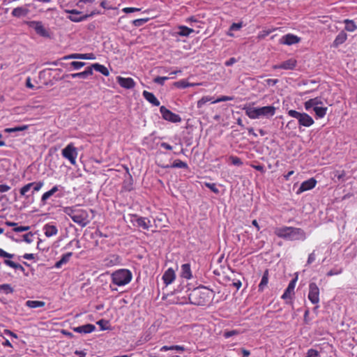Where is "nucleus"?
<instances>
[{
    "label": "nucleus",
    "instance_id": "f257e3e1",
    "mask_svg": "<svg viewBox=\"0 0 357 357\" xmlns=\"http://www.w3.org/2000/svg\"><path fill=\"white\" fill-rule=\"evenodd\" d=\"M274 234L279 238L287 241H304L306 239V234L301 228L294 227H276Z\"/></svg>",
    "mask_w": 357,
    "mask_h": 357
},
{
    "label": "nucleus",
    "instance_id": "f03ea898",
    "mask_svg": "<svg viewBox=\"0 0 357 357\" xmlns=\"http://www.w3.org/2000/svg\"><path fill=\"white\" fill-rule=\"evenodd\" d=\"M214 296V291L205 287L195 288L188 294V300L191 304L196 305H204Z\"/></svg>",
    "mask_w": 357,
    "mask_h": 357
},
{
    "label": "nucleus",
    "instance_id": "7ed1b4c3",
    "mask_svg": "<svg viewBox=\"0 0 357 357\" xmlns=\"http://www.w3.org/2000/svg\"><path fill=\"white\" fill-rule=\"evenodd\" d=\"M63 212L70 216L73 221L82 227H86L89 222V215L87 211L79 208L77 205L64 207Z\"/></svg>",
    "mask_w": 357,
    "mask_h": 357
},
{
    "label": "nucleus",
    "instance_id": "20e7f679",
    "mask_svg": "<svg viewBox=\"0 0 357 357\" xmlns=\"http://www.w3.org/2000/svg\"><path fill=\"white\" fill-rule=\"evenodd\" d=\"M243 110L246 115L251 119H256L260 117L271 118L275 114L276 108L274 106H264L261 107H252L245 106Z\"/></svg>",
    "mask_w": 357,
    "mask_h": 357
},
{
    "label": "nucleus",
    "instance_id": "39448f33",
    "mask_svg": "<svg viewBox=\"0 0 357 357\" xmlns=\"http://www.w3.org/2000/svg\"><path fill=\"white\" fill-rule=\"evenodd\" d=\"M132 278V273L128 269H119L112 274V282L117 286H123L128 284Z\"/></svg>",
    "mask_w": 357,
    "mask_h": 357
},
{
    "label": "nucleus",
    "instance_id": "423d86ee",
    "mask_svg": "<svg viewBox=\"0 0 357 357\" xmlns=\"http://www.w3.org/2000/svg\"><path fill=\"white\" fill-rule=\"evenodd\" d=\"M288 115L298 120L300 126L310 127L314 123L313 119L306 113H301L294 109L288 111Z\"/></svg>",
    "mask_w": 357,
    "mask_h": 357
},
{
    "label": "nucleus",
    "instance_id": "0eeeda50",
    "mask_svg": "<svg viewBox=\"0 0 357 357\" xmlns=\"http://www.w3.org/2000/svg\"><path fill=\"white\" fill-rule=\"evenodd\" d=\"M62 156L68 160L70 163L73 165L76 164V158L78 153L77 149L73 143L68 144L61 152Z\"/></svg>",
    "mask_w": 357,
    "mask_h": 357
},
{
    "label": "nucleus",
    "instance_id": "6e6552de",
    "mask_svg": "<svg viewBox=\"0 0 357 357\" xmlns=\"http://www.w3.org/2000/svg\"><path fill=\"white\" fill-rule=\"evenodd\" d=\"M130 221L133 223L134 225L137 227H142L144 229H149L151 225V221L147 218L139 217L135 214L130 215Z\"/></svg>",
    "mask_w": 357,
    "mask_h": 357
},
{
    "label": "nucleus",
    "instance_id": "1a4fd4ad",
    "mask_svg": "<svg viewBox=\"0 0 357 357\" xmlns=\"http://www.w3.org/2000/svg\"><path fill=\"white\" fill-rule=\"evenodd\" d=\"M160 112L162 116V118L167 121L173 123H178L181 121V118L179 115L173 113L169 109H167L165 106L160 107Z\"/></svg>",
    "mask_w": 357,
    "mask_h": 357
},
{
    "label": "nucleus",
    "instance_id": "9d476101",
    "mask_svg": "<svg viewBox=\"0 0 357 357\" xmlns=\"http://www.w3.org/2000/svg\"><path fill=\"white\" fill-rule=\"evenodd\" d=\"M308 299L313 304H317L319 302V289L314 282H310L309 284Z\"/></svg>",
    "mask_w": 357,
    "mask_h": 357
},
{
    "label": "nucleus",
    "instance_id": "9b49d317",
    "mask_svg": "<svg viewBox=\"0 0 357 357\" xmlns=\"http://www.w3.org/2000/svg\"><path fill=\"white\" fill-rule=\"evenodd\" d=\"M29 27L33 29L37 34L43 37H49V33L44 27L41 22L30 21L27 22Z\"/></svg>",
    "mask_w": 357,
    "mask_h": 357
},
{
    "label": "nucleus",
    "instance_id": "f8f14e48",
    "mask_svg": "<svg viewBox=\"0 0 357 357\" xmlns=\"http://www.w3.org/2000/svg\"><path fill=\"white\" fill-rule=\"evenodd\" d=\"M300 41L301 38L291 33L283 36L280 40L281 44L287 45H292L298 43Z\"/></svg>",
    "mask_w": 357,
    "mask_h": 357
},
{
    "label": "nucleus",
    "instance_id": "ddd939ff",
    "mask_svg": "<svg viewBox=\"0 0 357 357\" xmlns=\"http://www.w3.org/2000/svg\"><path fill=\"white\" fill-rule=\"evenodd\" d=\"M297 61L294 59H289L287 61L282 62L280 64L274 65L273 69H284V70H293L296 66Z\"/></svg>",
    "mask_w": 357,
    "mask_h": 357
},
{
    "label": "nucleus",
    "instance_id": "4468645a",
    "mask_svg": "<svg viewBox=\"0 0 357 357\" xmlns=\"http://www.w3.org/2000/svg\"><path fill=\"white\" fill-rule=\"evenodd\" d=\"M117 83L123 88L130 89L135 87V82L133 80L132 78L130 77H116Z\"/></svg>",
    "mask_w": 357,
    "mask_h": 357
},
{
    "label": "nucleus",
    "instance_id": "2eb2a0df",
    "mask_svg": "<svg viewBox=\"0 0 357 357\" xmlns=\"http://www.w3.org/2000/svg\"><path fill=\"white\" fill-rule=\"evenodd\" d=\"M317 181L314 178H311L307 181H303L300 188L298 190L297 193H301L303 192L310 190L315 187Z\"/></svg>",
    "mask_w": 357,
    "mask_h": 357
},
{
    "label": "nucleus",
    "instance_id": "dca6fc26",
    "mask_svg": "<svg viewBox=\"0 0 357 357\" xmlns=\"http://www.w3.org/2000/svg\"><path fill=\"white\" fill-rule=\"evenodd\" d=\"M176 278V274L172 268H169L162 275V280L166 286L172 284Z\"/></svg>",
    "mask_w": 357,
    "mask_h": 357
},
{
    "label": "nucleus",
    "instance_id": "f3484780",
    "mask_svg": "<svg viewBox=\"0 0 357 357\" xmlns=\"http://www.w3.org/2000/svg\"><path fill=\"white\" fill-rule=\"evenodd\" d=\"M96 329V326L91 324H87L85 325H82L77 327H74L73 328V331L79 333H90L94 331Z\"/></svg>",
    "mask_w": 357,
    "mask_h": 357
},
{
    "label": "nucleus",
    "instance_id": "a211bd4d",
    "mask_svg": "<svg viewBox=\"0 0 357 357\" xmlns=\"http://www.w3.org/2000/svg\"><path fill=\"white\" fill-rule=\"evenodd\" d=\"M320 105H322L321 98L316 97L305 102L304 107L307 111H310L311 109H314L315 107H319Z\"/></svg>",
    "mask_w": 357,
    "mask_h": 357
},
{
    "label": "nucleus",
    "instance_id": "6ab92c4d",
    "mask_svg": "<svg viewBox=\"0 0 357 357\" xmlns=\"http://www.w3.org/2000/svg\"><path fill=\"white\" fill-rule=\"evenodd\" d=\"M194 32V29L185 26L181 25L178 26V31L174 32L172 35L188 37Z\"/></svg>",
    "mask_w": 357,
    "mask_h": 357
},
{
    "label": "nucleus",
    "instance_id": "aec40b11",
    "mask_svg": "<svg viewBox=\"0 0 357 357\" xmlns=\"http://www.w3.org/2000/svg\"><path fill=\"white\" fill-rule=\"evenodd\" d=\"M296 280H297V278H296L290 281L287 288L285 289L284 294L282 296V298L283 299L289 298L291 297V294L294 293Z\"/></svg>",
    "mask_w": 357,
    "mask_h": 357
},
{
    "label": "nucleus",
    "instance_id": "412c9836",
    "mask_svg": "<svg viewBox=\"0 0 357 357\" xmlns=\"http://www.w3.org/2000/svg\"><path fill=\"white\" fill-rule=\"evenodd\" d=\"M143 96L144 98L149 101L150 103H151L154 106H159L160 105V101L156 98L155 95L147 91H143Z\"/></svg>",
    "mask_w": 357,
    "mask_h": 357
},
{
    "label": "nucleus",
    "instance_id": "4be33fe9",
    "mask_svg": "<svg viewBox=\"0 0 357 357\" xmlns=\"http://www.w3.org/2000/svg\"><path fill=\"white\" fill-rule=\"evenodd\" d=\"M347 39V34L344 31H340L338 35L336 36L335 39L333 43V46L334 47H337L339 45L344 43Z\"/></svg>",
    "mask_w": 357,
    "mask_h": 357
},
{
    "label": "nucleus",
    "instance_id": "5701e85b",
    "mask_svg": "<svg viewBox=\"0 0 357 357\" xmlns=\"http://www.w3.org/2000/svg\"><path fill=\"white\" fill-rule=\"evenodd\" d=\"M126 172L128 174V177L123 181V188L127 191H130L133 189V178L129 173L128 168H126Z\"/></svg>",
    "mask_w": 357,
    "mask_h": 357
},
{
    "label": "nucleus",
    "instance_id": "b1692460",
    "mask_svg": "<svg viewBox=\"0 0 357 357\" xmlns=\"http://www.w3.org/2000/svg\"><path fill=\"white\" fill-rule=\"evenodd\" d=\"M181 276L187 280H190L192 278V272L189 264H184L181 266Z\"/></svg>",
    "mask_w": 357,
    "mask_h": 357
},
{
    "label": "nucleus",
    "instance_id": "393cba45",
    "mask_svg": "<svg viewBox=\"0 0 357 357\" xmlns=\"http://www.w3.org/2000/svg\"><path fill=\"white\" fill-rule=\"evenodd\" d=\"M89 68L91 69L92 71H93V70H95L98 72H100L105 76H108L109 75V72L108 69L105 66H104L103 65H101L100 63H93L91 66H89Z\"/></svg>",
    "mask_w": 357,
    "mask_h": 357
},
{
    "label": "nucleus",
    "instance_id": "a878e982",
    "mask_svg": "<svg viewBox=\"0 0 357 357\" xmlns=\"http://www.w3.org/2000/svg\"><path fill=\"white\" fill-rule=\"evenodd\" d=\"M44 231L47 237L54 236L58 232V229L56 226L49 224H47L44 226Z\"/></svg>",
    "mask_w": 357,
    "mask_h": 357
},
{
    "label": "nucleus",
    "instance_id": "bb28decb",
    "mask_svg": "<svg viewBox=\"0 0 357 357\" xmlns=\"http://www.w3.org/2000/svg\"><path fill=\"white\" fill-rule=\"evenodd\" d=\"M92 75V70L89 67H87L84 71L77 73L71 74L70 76L73 78H82L86 79L88 77Z\"/></svg>",
    "mask_w": 357,
    "mask_h": 357
},
{
    "label": "nucleus",
    "instance_id": "cd10ccee",
    "mask_svg": "<svg viewBox=\"0 0 357 357\" xmlns=\"http://www.w3.org/2000/svg\"><path fill=\"white\" fill-rule=\"evenodd\" d=\"M73 255L72 252H68L62 255L60 260L56 262L54 267L56 268H59L62 266V265L66 264L70 260L71 256Z\"/></svg>",
    "mask_w": 357,
    "mask_h": 357
},
{
    "label": "nucleus",
    "instance_id": "c85d7f7f",
    "mask_svg": "<svg viewBox=\"0 0 357 357\" xmlns=\"http://www.w3.org/2000/svg\"><path fill=\"white\" fill-rule=\"evenodd\" d=\"M345 24L344 29L349 32H353L357 30V25L355 24L354 20L346 19L343 21Z\"/></svg>",
    "mask_w": 357,
    "mask_h": 357
},
{
    "label": "nucleus",
    "instance_id": "c756f323",
    "mask_svg": "<svg viewBox=\"0 0 357 357\" xmlns=\"http://www.w3.org/2000/svg\"><path fill=\"white\" fill-rule=\"evenodd\" d=\"M268 282V271L266 270L262 276L261 280L259 284V291H262Z\"/></svg>",
    "mask_w": 357,
    "mask_h": 357
},
{
    "label": "nucleus",
    "instance_id": "7c9ffc66",
    "mask_svg": "<svg viewBox=\"0 0 357 357\" xmlns=\"http://www.w3.org/2000/svg\"><path fill=\"white\" fill-rule=\"evenodd\" d=\"M45 305V302L40 301H27L26 302V305L30 308L42 307Z\"/></svg>",
    "mask_w": 357,
    "mask_h": 357
},
{
    "label": "nucleus",
    "instance_id": "2f4dec72",
    "mask_svg": "<svg viewBox=\"0 0 357 357\" xmlns=\"http://www.w3.org/2000/svg\"><path fill=\"white\" fill-rule=\"evenodd\" d=\"M312 109L315 112V114L317 118H323L326 115L328 108L326 107L319 106L315 107Z\"/></svg>",
    "mask_w": 357,
    "mask_h": 357
},
{
    "label": "nucleus",
    "instance_id": "473e14b6",
    "mask_svg": "<svg viewBox=\"0 0 357 357\" xmlns=\"http://www.w3.org/2000/svg\"><path fill=\"white\" fill-rule=\"evenodd\" d=\"M166 167L188 169V166L186 162L177 159L174 161L172 165H171L170 166L167 165V166H166Z\"/></svg>",
    "mask_w": 357,
    "mask_h": 357
},
{
    "label": "nucleus",
    "instance_id": "72a5a7b5",
    "mask_svg": "<svg viewBox=\"0 0 357 357\" xmlns=\"http://www.w3.org/2000/svg\"><path fill=\"white\" fill-rule=\"evenodd\" d=\"M168 350H176L178 351H183L185 350V347L183 346L180 345H173V346H163L160 348L161 351H166Z\"/></svg>",
    "mask_w": 357,
    "mask_h": 357
},
{
    "label": "nucleus",
    "instance_id": "f704fd0d",
    "mask_svg": "<svg viewBox=\"0 0 357 357\" xmlns=\"http://www.w3.org/2000/svg\"><path fill=\"white\" fill-rule=\"evenodd\" d=\"M27 125L22 126H16L14 128H8L4 130L5 132L10 133V132H15L19 131H24L28 128Z\"/></svg>",
    "mask_w": 357,
    "mask_h": 357
},
{
    "label": "nucleus",
    "instance_id": "c9c22d12",
    "mask_svg": "<svg viewBox=\"0 0 357 357\" xmlns=\"http://www.w3.org/2000/svg\"><path fill=\"white\" fill-rule=\"evenodd\" d=\"M0 291L6 294H12L14 291L13 288L9 284H0Z\"/></svg>",
    "mask_w": 357,
    "mask_h": 357
},
{
    "label": "nucleus",
    "instance_id": "e433bc0d",
    "mask_svg": "<svg viewBox=\"0 0 357 357\" xmlns=\"http://www.w3.org/2000/svg\"><path fill=\"white\" fill-rule=\"evenodd\" d=\"M213 98L210 96H204L197 102V107L201 108L204 105L206 102L211 101L213 102Z\"/></svg>",
    "mask_w": 357,
    "mask_h": 357
},
{
    "label": "nucleus",
    "instance_id": "4c0bfd02",
    "mask_svg": "<svg viewBox=\"0 0 357 357\" xmlns=\"http://www.w3.org/2000/svg\"><path fill=\"white\" fill-rule=\"evenodd\" d=\"M68 18L73 22H82V21H84L86 19H88V16H85L84 15H83L80 17H77V16H75V15H70L68 17Z\"/></svg>",
    "mask_w": 357,
    "mask_h": 357
},
{
    "label": "nucleus",
    "instance_id": "58836bf2",
    "mask_svg": "<svg viewBox=\"0 0 357 357\" xmlns=\"http://www.w3.org/2000/svg\"><path fill=\"white\" fill-rule=\"evenodd\" d=\"M33 185V183H27L26 185H24L22 188L20 190V193L22 196H26V194L27 192L30 190V189Z\"/></svg>",
    "mask_w": 357,
    "mask_h": 357
},
{
    "label": "nucleus",
    "instance_id": "ea45409f",
    "mask_svg": "<svg viewBox=\"0 0 357 357\" xmlns=\"http://www.w3.org/2000/svg\"><path fill=\"white\" fill-rule=\"evenodd\" d=\"M24 14V8L21 7L15 8L12 11V15L15 17H20Z\"/></svg>",
    "mask_w": 357,
    "mask_h": 357
},
{
    "label": "nucleus",
    "instance_id": "a19ab883",
    "mask_svg": "<svg viewBox=\"0 0 357 357\" xmlns=\"http://www.w3.org/2000/svg\"><path fill=\"white\" fill-rule=\"evenodd\" d=\"M229 160L234 165L236 166H241L242 165L243 162L238 157L231 155L229 157Z\"/></svg>",
    "mask_w": 357,
    "mask_h": 357
},
{
    "label": "nucleus",
    "instance_id": "79ce46f5",
    "mask_svg": "<svg viewBox=\"0 0 357 357\" xmlns=\"http://www.w3.org/2000/svg\"><path fill=\"white\" fill-rule=\"evenodd\" d=\"M306 357H320V355L316 349H310L307 351Z\"/></svg>",
    "mask_w": 357,
    "mask_h": 357
},
{
    "label": "nucleus",
    "instance_id": "37998d69",
    "mask_svg": "<svg viewBox=\"0 0 357 357\" xmlns=\"http://www.w3.org/2000/svg\"><path fill=\"white\" fill-rule=\"evenodd\" d=\"M85 65V63L81 62V61H73L70 63V66L75 69V70H79L81 68H82Z\"/></svg>",
    "mask_w": 357,
    "mask_h": 357
},
{
    "label": "nucleus",
    "instance_id": "c03bdc74",
    "mask_svg": "<svg viewBox=\"0 0 357 357\" xmlns=\"http://www.w3.org/2000/svg\"><path fill=\"white\" fill-rule=\"evenodd\" d=\"M205 185H206V187L209 188L214 193H215V194H218L219 193V190L216 187V185L215 183H206Z\"/></svg>",
    "mask_w": 357,
    "mask_h": 357
},
{
    "label": "nucleus",
    "instance_id": "a18cd8bd",
    "mask_svg": "<svg viewBox=\"0 0 357 357\" xmlns=\"http://www.w3.org/2000/svg\"><path fill=\"white\" fill-rule=\"evenodd\" d=\"M168 79L169 77H156L155 78H154L153 82L160 85H163L165 84V82Z\"/></svg>",
    "mask_w": 357,
    "mask_h": 357
},
{
    "label": "nucleus",
    "instance_id": "49530a36",
    "mask_svg": "<svg viewBox=\"0 0 357 357\" xmlns=\"http://www.w3.org/2000/svg\"><path fill=\"white\" fill-rule=\"evenodd\" d=\"M32 183H33V185L32 186L33 187V193L34 192L39 191L43 185V181L33 182Z\"/></svg>",
    "mask_w": 357,
    "mask_h": 357
},
{
    "label": "nucleus",
    "instance_id": "de8ad7c7",
    "mask_svg": "<svg viewBox=\"0 0 357 357\" xmlns=\"http://www.w3.org/2000/svg\"><path fill=\"white\" fill-rule=\"evenodd\" d=\"M82 59V54H71L63 57V59Z\"/></svg>",
    "mask_w": 357,
    "mask_h": 357
},
{
    "label": "nucleus",
    "instance_id": "09e8293b",
    "mask_svg": "<svg viewBox=\"0 0 357 357\" xmlns=\"http://www.w3.org/2000/svg\"><path fill=\"white\" fill-rule=\"evenodd\" d=\"M148 19H137L132 21V24L135 26H140L144 24Z\"/></svg>",
    "mask_w": 357,
    "mask_h": 357
},
{
    "label": "nucleus",
    "instance_id": "8fccbe9b",
    "mask_svg": "<svg viewBox=\"0 0 357 357\" xmlns=\"http://www.w3.org/2000/svg\"><path fill=\"white\" fill-rule=\"evenodd\" d=\"M175 85L179 88H182V89H185L189 86H191L190 84H189L188 82H187L185 80H181L179 82H177L175 83Z\"/></svg>",
    "mask_w": 357,
    "mask_h": 357
},
{
    "label": "nucleus",
    "instance_id": "3c124183",
    "mask_svg": "<svg viewBox=\"0 0 357 357\" xmlns=\"http://www.w3.org/2000/svg\"><path fill=\"white\" fill-rule=\"evenodd\" d=\"M53 194L52 193V192H50V190L45 192L43 195H42V197H41V202L43 203V204H45L46 201L51 197L52 196Z\"/></svg>",
    "mask_w": 357,
    "mask_h": 357
},
{
    "label": "nucleus",
    "instance_id": "603ef678",
    "mask_svg": "<svg viewBox=\"0 0 357 357\" xmlns=\"http://www.w3.org/2000/svg\"><path fill=\"white\" fill-rule=\"evenodd\" d=\"M29 228L30 227L29 226L15 227L13 228V231L15 232H22V231H28L29 229Z\"/></svg>",
    "mask_w": 357,
    "mask_h": 357
},
{
    "label": "nucleus",
    "instance_id": "864d4df0",
    "mask_svg": "<svg viewBox=\"0 0 357 357\" xmlns=\"http://www.w3.org/2000/svg\"><path fill=\"white\" fill-rule=\"evenodd\" d=\"M342 272V268H340V269H332L330 271H328L326 275H327V276H333V275H335L340 274Z\"/></svg>",
    "mask_w": 357,
    "mask_h": 357
},
{
    "label": "nucleus",
    "instance_id": "5fc2aeb1",
    "mask_svg": "<svg viewBox=\"0 0 357 357\" xmlns=\"http://www.w3.org/2000/svg\"><path fill=\"white\" fill-rule=\"evenodd\" d=\"M315 259H316V255H315V252L313 251L308 256L307 264H311L312 263H313L315 261Z\"/></svg>",
    "mask_w": 357,
    "mask_h": 357
},
{
    "label": "nucleus",
    "instance_id": "6e6d98bb",
    "mask_svg": "<svg viewBox=\"0 0 357 357\" xmlns=\"http://www.w3.org/2000/svg\"><path fill=\"white\" fill-rule=\"evenodd\" d=\"M231 100H233L232 97H230V96H222L221 98H218L217 100H213V103H216V102H222V101Z\"/></svg>",
    "mask_w": 357,
    "mask_h": 357
},
{
    "label": "nucleus",
    "instance_id": "4d7b16f0",
    "mask_svg": "<svg viewBox=\"0 0 357 357\" xmlns=\"http://www.w3.org/2000/svg\"><path fill=\"white\" fill-rule=\"evenodd\" d=\"M32 236H33V234L31 232H29L23 236V239L26 243H30L32 242V238H31Z\"/></svg>",
    "mask_w": 357,
    "mask_h": 357
},
{
    "label": "nucleus",
    "instance_id": "13d9d810",
    "mask_svg": "<svg viewBox=\"0 0 357 357\" xmlns=\"http://www.w3.org/2000/svg\"><path fill=\"white\" fill-rule=\"evenodd\" d=\"M108 322L103 320V319H101V320H99L98 322H97V324L100 326L101 330L102 331H105V330H107L108 329V327H106L105 325L107 324Z\"/></svg>",
    "mask_w": 357,
    "mask_h": 357
},
{
    "label": "nucleus",
    "instance_id": "bf43d9fd",
    "mask_svg": "<svg viewBox=\"0 0 357 357\" xmlns=\"http://www.w3.org/2000/svg\"><path fill=\"white\" fill-rule=\"evenodd\" d=\"M139 10H140L139 8H131V7H127V8H124L123 9V12H124L126 13H130L139 11Z\"/></svg>",
    "mask_w": 357,
    "mask_h": 357
},
{
    "label": "nucleus",
    "instance_id": "052dcab7",
    "mask_svg": "<svg viewBox=\"0 0 357 357\" xmlns=\"http://www.w3.org/2000/svg\"><path fill=\"white\" fill-rule=\"evenodd\" d=\"M266 82L268 86H274L278 82V79H267L266 80Z\"/></svg>",
    "mask_w": 357,
    "mask_h": 357
},
{
    "label": "nucleus",
    "instance_id": "680f3d73",
    "mask_svg": "<svg viewBox=\"0 0 357 357\" xmlns=\"http://www.w3.org/2000/svg\"><path fill=\"white\" fill-rule=\"evenodd\" d=\"M95 0H79L77 3V6L80 8L83 7V3H92Z\"/></svg>",
    "mask_w": 357,
    "mask_h": 357
},
{
    "label": "nucleus",
    "instance_id": "e2e57ef3",
    "mask_svg": "<svg viewBox=\"0 0 357 357\" xmlns=\"http://www.w3.org/2000/svg\"><path fill=\"white\" fill-rule=\"evenodd\" d=\"M82 59H95V56L93 53L82 54Z\"/></svg>",
    "mask_w": 357,
    "mask_h": 357
},
{
    "label": "nucleus",
    "instance_id": "0e129e2a",
    "mask_svg": "<svg viewBox=\"0 0 357 357\" xmlns=\"http://www.w3.org/2000/svg\"><path fill=\"white\" fill-rule=\"evenodd\" d=\"M10 189V187L6 184L0 185V192H5L8 191Z\"/></svg>",
    "mask_w": 357,
    "mask_h": 357
},
{
    "label": "nucleus",
    "instance_id": "69168bd1",
    "mask_svg": "<svg viewBox=\"0 0 357 357\" xmlns=\"http://www.w3.org/2000/svg\"><path fill=\"white\" fill-rule=\"evenodd\" d=\"M241 27V24L233 23L231 24V26H230V30L237 31V30L240 29Z\"/></svg>",
    "mask_w": 357,
    "mask_h": 357
},
{
    "label": "nucleus",
    "instance_id": "338daca9",
    "mask_svg": "<svg viewBox=\"0 0 357 357\" xmlns=\"http://www.w3.org/2000/svg\"><path fill=\"white\" fill-rule=\"evenodd\" d=\"M236 62V59L234 57L230 58L225 62V66H230Z\"/></svg>",
    "mask_w": 357,
    "mask_h": 357
},
{
    "label": "nucleus",
    "instance_id": "774afa93",
    "mask_svg": "<svg viewBox=\"0 0 357 357\" xmlns=\"http://www.w3.org/2000/svg\"><path fill=\"white\" fill-rule=\"evenodd\" d=\"M4 264H6L7 266L14 268L15 266V264L16 263L13 261H10V260H8V259H5L4 260Z\"/></svg>",
    "mask_w": 357,
    "mask_h": 357
}]
</instances>
